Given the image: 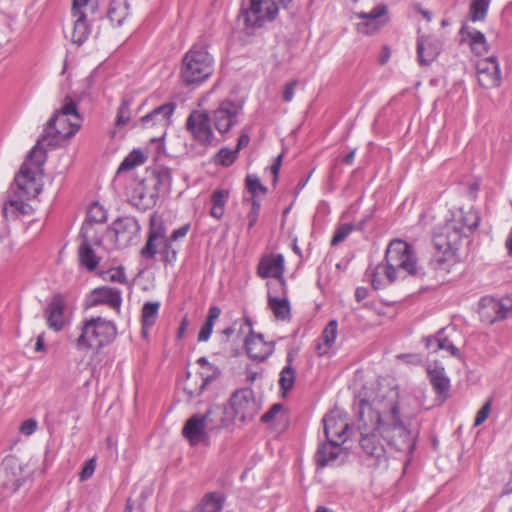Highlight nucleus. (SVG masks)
Here are the masks:
<instances>
[{"label":"nucleus","mask_w":512,"mask_h":512,"mask_svg":"<svg viewBox=\"0 0 512 512\" xmlns=\"http://www.w3.org/2000/svg\"><path fill=\"white\" fill-rule=\"evenodd\" d=\"M227 407L234 423L253 420L261 408L254 392L249 388L239 389L232 393Z\"/></svg>","instance_id":"obj_11"},{"label":"nucleus","mask_w":512,"mask_h":512,"mask_svg":"<svg viewBox=\"0 0 512 512\" xmlns=\"http://www.w3.org/2000/svg\"><path fill=\"white\" fill-rule=\"evenodd\" d=\"M341 444L339 441L327 440L326 443L320 445L315 454L317 465L320 467L334 465L343 453Z\"/></svg>","instance_id":"obj_30"},{"label":"nucleus","mask_w":512,"mask_h":512,"mask_svg":"<svg viewBox=\"0 0 512 512\" xmlns=\"http://www.w3.org/2000/svg\"><path fill=\"white\" fill-rule=\"evenodd\" d=\"M156 179L155 189L158 191L166 190L169 191L172 183V173L167 167H161L154 172Z\"/></svg>","instance_id":"obj_44"},{"label":"nucleus","mask_w":512,"mask_h":512,"mask_svg":"<svg viewBox=\"0 0 512 512\" xmlns=\"http://www.w3.org/2000/svg\"><path fill=\"white\" fill-rule=\"evenodd\" d=\"M490 0H472L469 7V17L473 22L483 21L487 15Z\"/></svg>","instance_id":"obj_42"},{"label":"nucleus","mask_w":512,"mask_h":512,"mask_svg":"<svg viewBox=\"0 0 512 512\" xmlns=\"http://www.w3.org/2000/svg\"><path fill=\"white\" fill-rule=\"evenodd\" d=\"M109 279L112 282H117V283H122V284L127 282V277H126L125 271L122 267L111 269L109 271Z\"/></svg>","instance_id":"obj_56"},{"label":"nucleus","mask_w":512,"mask_h":512,"mask_svg":"<svg viewBox=\"0 0 512 512\" xmlns=\"http://www.w3.org/2000/svg\"><path fill=\"white\" fill-rule=\"evenodd\" d=\"M248 356L256 361H265L274 351V344L266 342L261 334H250L245 341Z\"/></svg>","instance_id":"obj_24"},{"label":"nucleus","mask_w":512,"mask_h":512,"mask_svg":"<svg viewBox=\"0 0 512 512\" xmlns=\"http://www.w3.org/2000/svg\"><path fill=\"white\" fill-rule=\"evenodd\" d=\"M37 427V421L33 418H30L21 423L19 430L23 435L30 436L37 430Z\"/></svg>","instance_id":"obj_54"},{"label":"nucleus","mask_w":512,"mask_h":512,"mask_svg":"<svg viewBox=\"0 0 512 512\" xmlns=\"http://www.w3.org/2000/svg\"><path fill=\"white\" fill-rule=\"evenodd\" d=\"M107 305L120 313L122 294L117 288L102 286L94 289L86 298V307L91 308L98 305Z\"/></svg>","instance_id":"obj_21"},{"label":"nucleus","mask_w":512,"mask_h":512,"mask_svg":"<svg viewBox=\"0 0 512 512\" xmlns=\"http://www.w3.org/2000/svg\"><path fill=\"white\" fill-rule=\"evenodd\" d=\"M44 350H45L44 335L40 334L37 337V340H36L35 351L36 352H43Z\"/></svg>","instance_id":"obj_63"},{"label":"nucleus","mask_w":512,"mask_h":512,"mask_svg":"<svg viewBox=\"0 0 512 512\" xmlns=\"http://www.w3.org/2000/svg\"><path fill=\"white\" fill-rule=\"evenodd\" d=\"M225 503V496L220 492L206 493L199 504L196 506L195 512H221Z\"/></svg>","instance_id":"obj_35"},{"label":"nucleus","mask_w":512,"mask_h":512,"mask_svg":"<svg viewBox=\"0 0 512 512\" xmlns=\"http://www.w3.org/2000/svg\"><path fill=\"white\" fill-rule=\"evenodd\" d=\"M160 308V302H146L142 307L141 322L142 329L141 333L144 337L148 336L149 329L156 323L158 312Z\"/></svg>","instance_id":"obj_36"},{"label":"nucleus","mask_w":512,"mask_h":512,"mask_svg":"<svg viewBox=\"0 0 512 512\" xmlns=\"http://www.w3.org/2000/svg\"><path fill=\"white\" fill-rule=\"evenodd\" d=\"M130 119V108L129 103L127 101H122L120 107L118 108L117 117H116V126L121 127L128 123Z\"/></svg>","instance_id":"obj_50"},{"label":"nucleus","mask_w":512,"mask_h":512,"mask_svg":"<svg viewBox=\"0 0 512 512\" xmlns=\"http://www.w3.org/2000/svg\"><path fill=\"white\" fill-rule=\"evenodd\" d=\"M237 151L229 148H221L214 156V163L223 167L231 166L238 158Z\"/></svg>","instance_id":"obj_46"},{"label":"nucleus","mask_w":512,"mask_h":512,"mask_svg":"<svg viewBox=\"0 0 512 512\" xmlns=\"http://www.w3.org/2000/svg\"><path fill=\"white\" fill-rule=\"evenodd\" d=\"M41 172V167L35 169V164L27 159L23 163L19 173L15 177V184L19 190V199H10L3 207V214L8 217L11 214H28L30 206L21 198H31L39 194L40 188L36 180L37 173Z\"/></svg>","instance_id":"obj_9"},{"label":"nucleus","mask_w":512,"mask_h":512,"mask_svg":"<svg viewBox=\"0 0 512 512\" xmlns=\"http://www.w3.org/2000/svg\"><path fill=\"white\" fill-rule=\"evenodd\" d=\"M338 333V322L337 320H330L325 326L322 332V344H318L317 350L319 355L327 354L330 348L335 343Z\"/></svg>","instance_id":"obj_38"},{"label":"nucleus","mask_w":512,"mask_h":512,"mask_svg":"<svg viewBox=\"0 0 512 512\" xmlns=\"http://www.w3.org/2000/svg\"><path fill=\"white\" fill-rule=\"evenodd\" d=\"M379 421L380 416L374 415L370 400L359 399L356 425L359 432L360 459L369 468L386 467L388 462Z\"/></svg>","instance_id":"obj_4"},{"label":"nucleus","mask_w":512,"mask_h":512,"mask_svg":"<svg viewBox=\"0 0 512 512\" xmlns=\"http://www.w3.org/2000/svg\"><path fill=\"white\" fill-rule=\"evenodd\" d=\"M251 209L247 215L248 228L251 229L257 222L261 205L255 198H251Z\"/></svg>","instance_id":"obj_53"},{"label":"nucleus","mask_w":512,"mask_h":512,"mask_svg":"<svg viewBox=\"0 0 512 512\" xmlns=\"http://www.w3.org/2000/svg\"><path fill=\"white\" fill-rule=\"evenodd\" d=\"M281 408H282L281 404L272 405L271 408L261 416V422L262 423L271 422L275 418V416L280 412Z\"/></svg>","instance_id":"obj_58"},{"label":"nucleus","mask_w":512,"mask_h":512,"mask_svg":"<svg viewBox=\"0 0 512 512\" xmlns=\"http://www.w3.org/2000/svg\"><path fill=\"white\" fill-rule=\"evenodd\" d=\"M202 370H211V373L199 372L200 375L210 376L211 380H216L220 375V370L217 366L211 364L205 357H200L197 360Z\"/></svg>","instance_id":"obj_49"},{"label":"nucleus","mask_w":512,"mask_h":512,"mask_svg":"<svg viewBox=\"0 0 512 512\" xmlns=\"http://www.w3.org/2000/svg\"><path fill=\"white\" fill-rule=\"evenodd\" d=\"M214 59L202 44L193 45L182 59L180 77L186 85L201 84L213 73Z\"/></svg>","instance_id":"obj_8"},{"label":"nucleus","mask_w":512,"mask_h":512,"mask_svg":"<svg viewBox=\"0 0 512 512\" xmlns=\"http://www.w3.org/2000/svg\"><path fill=\"white\" fill-rule=\"evenodd\" d=\"M268 307L277 320L287 321L291 318V307L287 297L273 296L268 292Z\"/></svg>","instance_id":"obj_34"},{"label":"nucleus","mask_w":512,"mask_h":512,"mask_svg":"<svg viewBox=\"0 0 512 512\" xmlns=\"http://www.w3.org/2000/svg\"><path fill=\"white\" fill-rule=\"evenodd\" d=\"M212 381L213 380H211L210 376L200 375L198 373L192 375L188 373L183 386V390L187 394L188 400H192L193 398L200 396Z\"/></svg>","instance_id":"obj_33"},{"label":"nucleus","mask_w":512,"mask_h":512,"mask_svg":"<svg viewBox=\"0 0 512 512\" xmlns=\"http://www.w3.org/2000/svg\"><path fill=\"white\" fill-rule=\"evenodd\" d=\"M190 229V226L188 224H185L177 229H175L172 234L168 237V239L172 240L173 242H176L180 238H184L188 231Z\"/></svg>","instance_id":"obj_59"},{"label":"nucleus","mask_w":512,"mask_h":512,"mask_svg":"<svg viewBox=\"0 0 512 512\" xmlns=\"http://www.w3.org/2000/svg\"><path fill=\"white\" fill-rule=\"evenodd\" d=\"M110 231L114 234L117 246L124 248L137 238L140 225L133 217H119L112 223Z\"/></svg>","instance_id":"obj_19"},{"label":"nucleus","mask_w":512,"mask_h":512,"mask_svg":"<svg viewBox=\"0 0 512 512\" xmlns=\"http://www.w3.org/2000/svg\"><path fill=\"white\" fill-rule=\"evenodd\" d=\"M353 229L354 227L351 224H344L339 226L331 239V245L337 246L338 244L343 242L352 232Z\"/></svg>","instance_id":"obj_48"},{"label":"nucleus","mask_w":512,"mask_h":512,"mask_svg":"<svg viewBox=\"0 0 512 512\" xmlns=\"http://www.w3.org/2000/svg\"><path fill=\"white\" fill-rule=\"evenodd\" d=\"M79 259L83 266L89 271H93L99 264V258L94 253L92 247L87 240H84L79 246Z\"/></svg>","instance_id":"obj_41"},{"label":"nucleus","mask_w":512,"mask_h":512,"mask_svg":"<svg viewBox=\"0 0 512 512\" xmlns=\"http://www.w3.org/2000/svg\"><path fill=\"white\" fill-rule=\"evenodd\" d=\"M292 0H242L239 18L247 28H261L273 21L279 9L287 8Z\"/></svg>","instance_id":"obj_10"},{"label":"nucleus","mask_w":512,"mask_h":512,"mask_svg":"<svg viewBox=\"0 0 512 512\" xmlns=\"http://www.w3.org/2000/svg\"><path fill=\"white\" fill-rule=\"evenodd\" d=\"M430 383L437 397L442 401L449 397L450 379L446 375L445 368L439 362H433L427 368Z\"/></svg>","instance_id":"obj_23"},{"label":"nucleus","mask_w":512,"mask_h":512,"mask_svg":"<svg viewBox=\"0 0 512 512\" xmlns=\"http://www.w3.org/2000/svg\"><path fill=\"white\" fill-rule=\"evenodd\" d=\"M355 152H356V150L354 149V150L350 151L346 156H344L343 163H345L347 165H351L354 161Z\"/></svg>","instance_id":"obj_64"},{"label":"nucleus","mask_w":512,"mask_h":512,"mask_svg":"<svg viewBox=\"0 0 512 512\" xmlns=\"http://www.w3.org/2000/svg\"><path fill=\"white\" fill-rule=\"evenodd\" d=\"M491 406H492V399L488 398L484 405L481 407V409L477 412L475 420H474V426H480L482 423L486 421V419L489 417V414L491 412Z\"/></svg>","instance_id":"obj_52"},{"label":"nucleus","mask_w":512,"mask_h":512,"mask_svg":"<svg viewBox=\"0 0 512 512\" xmlns=\"http://www.w3.org/2000/svg\"><path fill=\"white\" fill-rule=\"evenodd\" d=\"M82 117L78 111V102L71 96H66L62 105L49 119L42 136L30 150L28 160L39 169L46 161L43 146L56 147L76 134L82 125Z\"/></svg>","instance_id":"obj_1"},{"label":"nucleus","mask_w":512,"mask_h":512,"mask_svg":"<svg viewBox=\"0 0 512 512\" xmlns=\"http://www.w3.org/2000/svg\"><path fill=\"white\" fill-rule=\"evenodd\" d=\"M324 434L327 440L339 441L344 443L346 441V431L348 424L341 418L334 414H327L323 418Z\"/></svg>","instance_id":"obj_29"},{"label":"nucleus","mask_w":512,"mask_h":512,"mask_svg":"<svg viewBox=\"0 0 512 512\" xmlns=\"http://www.w3.org/2000/svg\"><path fill=\"white\" fill-rule=\"evenodd\" d=\"M478 312L481 321L485 324L504 320L512 314V299L509 297L501 299L484 297L480 301Z\"/></svg>","instance_id":"obj_16"},{"label":"nucleus","mask_w":512,"mask_h":512,"mask_svg":"<svg viewBox=\"0 0 512 512\" xmlns=\"http://www.w3.org/2000/svg\"><path fill=\"white\" fill-rule=\"evenodd\" d=\"M211 122L210 114L207 111L194 110L187 117L185 126L194 141L207 147L210 146L215 139Z\"/></svg>","instance_id":"obj_14"},{"label":"nucleus","mask_w":512,"mask_h":512,"mask_svg":"<svg viewBox=\"0 0 512 512\" xmlns=\"http://www.w3.org/2000/svg\"><path fill=\"white\" fill-rule=\"evenodd\" d=\"M386 14L387 7L384 4L375 6L370 12H362L358 14V17L364 20L359 24L360 31L366 34H371L379 30V28L388 21Z\"/></svg>","instance_id":"obj_25"},{"label":"nucleus","mask_w":512,"mask_h":512,"mask_svg":"<svg viewBox=\"0 0 512 512\" xmlns=\"http://www.w3.org/2000/svg\"><path fill=\"white\" fill-rule=\"evenodd\" d=\"M88 218L91 222H104L107 218L106 211L98 203H95L89 209Z\"/></svg>","instance_id":"obj_51"},{"label":"nucleus","mask_w":512,"mask_h":512,"mask_svg":"<svg viewBox=\"0 0 512 512\" xmlns=\"http://www.w3.org/2000/svg\"><path fill=\"white\" fill-rule=\"evenodd\" d=\"M257 274L260 278H275L279 287L284 290L286 286L284 274V257L282 254H269L263 256L257 267Z\"/></svg>","instance_id":"obj_20"},{"label":"nucleus","mask_w":512,"mask_h":512,"mask_svg":"<svg viewBox=\"0 0 512 512\" xmlns=\"http://www.w3.org/2000/svg\"><path fill=\"white\" fill-rule=\"evenodd\" d=\"M297 85L298 82L296 80L290 81L285 85L282 95L284 102H290L293 99Z\"/></svg>","instance_id":"obj_57"},{"label":"nucleus","mask_w":512,"mask_h":512,"mask_svg":"<svg viewBox=\"0 0 512 512\" xmlns=\"http://www.w3.org/2000/svg\"><path fill=\"white\" fill-rule=\"evenodd\" d=\"M176 104L168 102L153 109L150 113L140 118V124L145 129H155L157 135L151 137V141L162 139L168 126L171 123V117L175 111Z\"/></svg>","instance_id":"obj_15"},{"label":"nucleus","mask_w":512,"mask_h":512,"mask_svg":"<svg viewBox=\"0 0 512 512\" xmlns=\"http://www.w3.org/2000/svg\"><path fill=\"white\" fill-rule=\"evenodd\" d=\"M129 15V3L127 0H111L107 17L116 26H121Z\"/></svg>","instance_id":"obj_37"},{"label":"nucleus","mask_w":512,"mask_h":512,"mask_svg":"<svg viewBox=\"0 0 512 512\" xmlns=\"http://www.w3.org/2000/svg\"><path fill=\"white\" fill-rule=\"evenodd\" d=\"M182 435L190 442L191 445H198L205 442L208 438L207 425L200 415L190 417L183 429Z\"/></svg>","instance_id":"obj_28"},{"label":"nucleus","mask_w":512,"mask_h":512,"mask_svg":"<svg viewBox=\"0 0 512 512\" xmlns=\"http://www.w3.org/2000/svg\"><path fill=\"white\" fill-rule=\"evenodd\" d=\"M96 468V462L94 459H90L85 462L81 472H80V480L86 481L88 480L94 473Z\"/></svg>","instance_id":"obj_55"},{"label":"nucleus","mask_w":512,"mask_h":512,"mask_svg":"<svg viewBox=\"0 0 512 512\" xmlns=\"http://www.w3.org/2000/svg\"><path fill=\"white\" fill-rule=\"evenodd\" d=\"M384 260L385 264L377 265L370 273L366 272L376 290L406 275L419 278L424 276L422 268L418 266L413 246L403 240L394 239L389 243Z\"/></svg>","instance_id":"obj_2"},{"label":"nucleus","mask_w":512,"mask_h":512,"mask_svg":"<svg viewBox=\"0 0 512 512\" xmlns=\"http://www.w3.org/2000/svg\"><path fill=\"white\" fill-rule=\"evenodd\" d=\"M246 187L252 195L251 198H255L259 193L264 195L267 192V188L260 182V179L254 175H248L246 177Z\"/></svg>","instance_id":"obj_47"},{"label":"nucleus","mask_w":512,"mask_h":512,"mask_svg":"<svg viewBox=\"0 0 512 512\" xmlns=\"http://www.w3.org/2000/svg\"><path fill=\"white\" fill-rule=\"evenodd\" d=\"M425 345L433 353L439 350H445L453 357L460 358V350L445 335V328L440 329L435 335L425 338Z\"/></svg>","instance_id":"obj_31"},{"label":"nucleus","mask_w":512,"mask_h":512,"mask_svg":"<svg viewBox=\"0 0 512 512\" xmlns=\"http://www.w3.org/2000/svg\"><path fill=\"white\" fill-rule=\"evenodd\" d=\"M229 198V191L225 189H217L211 195L212 207L210 215L219 220L223 217L225 205Z\"/></svg>","instance_id":"obj_39"},{"label":"nucleus","mask_w":512,"mask_h":512,"mask_svg":"<svg viewBox=\"0 0 512 512\" xmlns=\"http://www.w3.org/2000/svg\"><path fill=\"white\" fill-rule=\"evenodd\" d=\"M295 379L296 370L293 368V366H284V368L280 372L278 381L280 390L284 395L293 388Z\"/></svg>","instance_id":"obj_43"},{"label":"nucleus","mask_w":512,"mask_h":512,"mask_svg":"<svg viewBox=\"0 0 512 512\" xmlns=\"http://www.w3.org/2000/svg\"><path fill=\"white\" fill-rule=\"evenodd\" d=\"M202 418L208 431L226 428L234 423L227 406L212 405L202 415Z\"/></svg>","instance_id":"obj_26"},{"label":"nucleus","mask_w":512,"mask_h":512,"mask_svg":"<svg viewBox=\"0 0 512 512\" xmlns=\"http://www.w3.org/2000/svg\"><path fill=\"white\" fill-rule=\"evenodd\" d=\"M96 5L91 0H73L71 15L74 18L71 40L73 43L81 45L87 39L91 32L89 24V14H94Z\"/></svg>","instance_id":"obj_13"},{"label":"nucleus","mask_w":512,"mask_h":512,"mask_svg":"<svg viewBox=\"0 0 512 512\" xmlns=\"http://www.w3.org/2000/svg\"><path fill=\"white\" fill-rule=\"evenodd\" d=\"M66 305V298L63 294L57 293L52 296L44 310V316L49 329L60 332L64 328Z\"/></svg>","instance_id":"obj_22"},{"label":"nucleus","mask_w":512,"mask_h":512,"mask_svg":"<svg viewBox=\"0 0 512 512\" xmlns=\"http://www.w3.org/2000/svg\"><path fill=\"white\" fill-rule=\"evenodd\" d=\"M221 315V309L218 306H211L208 311L207 319L205 323L202 325L199 334H198V341L199 342H206L213 331L214 324L216 320Z\"/></svg>","instance_id":"obj_40"},{"label":"nucleus","mask_w":512,"mask_h":512,"mask_svg":"<svg viewBox=\"0 0 512 512\" xmlns=\"http://www.w3.org/2000/svg\"><path fill=\"white\" fill-rule=\"evenodd\" d=\"M243 105L230 99L222 100L211 112L210 119L219 134H227L239 123Z\"/></svg>","instance_id":"obj_12"},{"label":"nucleus","mask_w":512,"mask_h":512,"mask_svg":"<svg viewBox=\"0 0 512 512\" xmlns=\"http://www.w3.org/2000/svg\"><path fill=\"white\" fill-rule=\"evenodd\" d=\"M117 329L112 321L102 317L85 318L80 324V334L76 339V348L80 351L99 350L109 344L116 336Z\"/></svg>","instance_id":"obj_7"},{"label":"nucleus","mask_w":512,"mask_h":512,"mask_svg":"<svg viewBox=\"0 0 512 512\" xmlns=\"http://www.w3.org/2000/svg\"><path fill=\"white\" fill-rule=\"evenodd\" d=\"M167 229L161 216L153 214L150 217L148 237L146 244L141 248L140 254L146 259H152L159 252L165 264L176 261L179 246L167 237Z\"/></svg>","instance_id":"obj_6"},{"label":"nucleus","mask_w":512,"mask_h":512,"mask_svg":"<svg viewBox=\"0 0 512 512\" xmlns=\"http://www.w3.org/2000/svg\"><path fill=\"white\" fill-rule=\"evenodd\" d=\"M479 223L480 216L473 208L452 212L451 218L434 235L435 248L445 257L453 256L459 249L462 239L476 230Z\"/></svg>","instance_id":"obj_5"},{"label":"nucleus","mask_w":512,"mask_h":512,"mask_svg":"<svg viewBox=\"0 0 512 512\" xmlns=\"http://www.w3.org/2000/svg\"><path fill=\"white\" fill-rule=\"evenodd\" d=\"M25 476L20 461L13 456L6 457L0 466V486L7 495L16 492L23 482Z\"/></svg>","instance_id":"obj_17"},{"label":"nucleus","mask_w":512,"mask_h":512,"mask_svg":"<svg viewBox=\"0 0 512 512\" xmlns=\"http://www.w3.org/2000/svg\"><path fill=\"white\" fill-rule=\"evenodd\" d=\"M460 34L464 39L469 40V46L472 52L477 56L485 55L489 50L485 35L474 29H470L467 25H463L460 29Z\"/></svg>","instance_id":"obj_32"},{"label":"nucleus","mask_w":512,"mask_h":512,"mask_svg":"<svg viewBox=\"0 0 512 512\" xmlns=\"http://www.w3.org/2000/svg\"><path fill=\"white\" fill-rule=\"evenodd\" d=\"M440 52V43L432 35H419L417 39V57L421 65L432 63Z\"/></svg>","instance_id":"obj_27"},{"label":"nucleus","mask_w":512,"mask_h":512,"mask_svg":"<svg viewBox=\"0 0 512 512\" xmlns=\"http://www.w3.org/2000/svg\"><path fill=\"white\" fill-rule=\"evenodd\" d=\"M477 79L483 88H496L501 85V71L496 56L480 59L476 63Z\"/></svg>","instance_id":"obj_18"},{"label":"nucleus","mask_w":512,"mask_h":512,"mask_svg":"<svg viewBox=\"0 0 512 512\" xmlns=\"http://www.w3.org/2000/svg\"><path fill=\"white\" fill-rule=\"evenodd\" d=\"M414 10L421 14L428 22L432 19V14L430 11L424 9L420 4L414 5Z\"/></svg>","instance_id":"obj_62"},{"label":"nucleus","mask_w":512,"mask_h":512,"mask_svg":"<svg viewBox=\"0 0 512 512\" xmlns=\"http://www.w3.org/2000/svg\"><path fill=\"white\" fill-rule=\"evenodd\" d=\"M250 142V136L247 132H242L238 138V142L235 151L239 154L240 150L245 148Z\"/></svg>","instance_id":"obj_60"},{"label":"nucleus","mask_w":512,"mask_h":512,"mask_svg":"<svg viewBox=\"0 0 512 512\" xmlns=\"http://www.w3.org/2000/svg\"><path fill=\"white\" fill-rule=\"evenodd\" d=\"M368 296V290L365 287H358L355 291V299L357 302H361Z\"/></svg>","instance_id":"obj_61"},{"label":"nucleus","mask_w":512,"mask_h":512,"mask_svg":"<svg viewBox=\"0 0 512 512\" xmlns=\"http://www.w3.org/2000/svg\"><path fill=\"white\" fill-rule=\"evenodd\" d=\"M145 162V157L140 150H133L120 164L117 172L128 171Z\"/></svg>","instance_id":"obj_45"},{"label":"nucleus","mask_w":512,"mask_h":512,"mask_svg":"<svg viewBox=\"0 0 512 512\" xmlns=\"http://www.w3.org/2000/svg\"><path fill=\"white\" fill-rule=\"evenodd\" d=\"M370 406L374 415L380 416L379 427L387 444L397 451L412 452L415 441L400 418L398 393L393 389L379 392L370 401Z\"/></svg>","instance_id":"obj_3"}]
</instances>
